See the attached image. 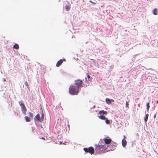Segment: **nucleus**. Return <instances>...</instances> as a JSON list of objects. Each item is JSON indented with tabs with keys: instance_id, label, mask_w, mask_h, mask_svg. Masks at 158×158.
Instances as JSON below:
<instances>
[{
	"instance_id": "obj_1",
	"label": "nucleus",
	"mask_w": 158,
	"mask_h": 158,
	"mask_svg": "<svg viewBox=\"0 0 158 158\" xmlns=\"http://www.w3.org/2000/svg\"><path fill=\"white\" fill-rule=\"evenodd\" d=\"M103 140L105 144L102 145H98L96 148V150L100 153L104 152L106 148L108 147L109 145L111 142V139L109 137L104 138Z\"/></svg>"
},
{
	"instance_id": "obj_2",
	"label": "nucleus",
	"mask_w": 158,
	"mask_h": 158,
	"mask_svg": "<svg viewBox=\"0 0 158 158\" xmlns=\"http://www.w3.org/2000/svg\"><path fill=\"white\" fill-rule=\"evenodd\" d=\"M69 92L72 95H77L79 92V89L75 85H71L69 89Z\"/></svg>"
},
{
	"instance_id": "obj_3",
	"label": "nucleus",
	"mask_w": 158,
	"mask_h": 158,
	"mask_svg": "<svg viewBox=\"0 0 158 158\" xmlns=\"http://www.w3.org/2000/svg\"><path fill=\"white\" fill-rule=\"evenodd\" d=\"M117 145V144L115 143L114 142H111L109 145L108 147L106 148L104 152L114 150L115 149Z\"/></svg>"
},
{
	"instance_id": "obj_4",
	"label": "nucleus",
	"mask_w": 158,
	"mask_h": 158,
	"mask_svg": "<svg viewBox=\"0 0 158 158\" xmlns=\"http://www.w3.org/2000/svg\"><path fill=\"white\" fill-rule=\"evenodd\" d=\"M19 103L21 107L23 113L25 114L27 110L23 102L22 101H20L19 102Z\"/></svg>"
},
{
	"instance_id": "obj_5",
	"label": "nucleus",
	"mask_w": 158,
	"mask_h": 158,
	"mask_svg": "<svg viewBox=\"0 0 158 158\" xmlns=\"http://www.w3.org/2000/svg\"><path fill=\"white\" fill-rule=\"evenodd\" d=\"M84 150L86 152H89L91 154L94 153V149L92 147H89L88 148H84Z\"/></svg>"
},
{
	"instance_id": "obj_6",
	"label": "nucleus",
	"mask_w": 158,
	"mask_h": 158,
	"mask_svg": "<svg viewBox=\"0 0 158 158\" xmlns=\"http://www.w3.org/2000/svg\"><path fill=\"white\" fill-rule=\"evenodd\" d=\"M89 62L93 64L95 67L98 68H99L98 63L94 60L90 59Z\"/></svg>"
},
{
	"instance_id": "obj_7",
	"label": "nucleus",
	"mask_w": 158,
	"mask_h": 158,
	"mask_svg": "<svg viewBox=\"0 0 158 158\" xmlns=\"http://www.w3.org/2000/svg\"><path fill=\"white\" fill-rule=\"evenodd\" d=\"M82 83V82L81 81L77 80L75 81V85H76V87H78V89H79V88L81 86Z\"/></svg>"
},
{
	"instance_id": "obj_8",
	"label": "nucleus",
	"mask_w": 158,
	"mask_h": 158,
	"mask_svg": "<svg viewBox=\"0 0 158 158\" xmlns=\"http://www.w3.org/2000/svg\"><path fill=\"white\" fill-rule=\"evenodd\" d=\"M123 137L124 138L122 140V143L123 147H125L126 146L127 143V141L126 140L127 137L125 135H124Z\"/></svg>"
},
{
	"instance_id": "obj_9",
	"label": "nucleus",
	"mask_w": 158,
	"mask_h": 158,
	"mask_svg": "<svg viewBox=\"0 0 158 158\" xmlns=\"http://www.w3.org/2000/svg\"><path fill=\"white\" fill-rule=\"evenodd\" d=\"M34 120L35 121H41V119L40 118V115L38 114L35 117Z\"/></svg>"
},
{
	"instance_id": "obj_10",
	"label": "nucleus",
	"mask_w": 158,
	"mask_h": 158,
	"mask_svg": "<svg viewBox=\"0 0 158 158\" xmlns=\"http://www.w3.org/2000/svg\"><path fill=\"white\" fill-rule=\"evenodd\" d=\"M106 102L107 104H110L111 103L114 102V100L113 99H110L108 98H106Z\"/></svg>"
},
{
	"instance_id": "obj_11",
	"label": "nucleus",
	"mask_w": 158,
	"mask_h": 158,
	"mask_svg": "<svg viewBox=\"0 0 158 158\" xmlns=\"http://www.w3.org/2000/svg\"><path fill=\"white\" fill-rule=\"evenodd\" d=\"M63 62V60L62 59H60L59 60L56 64V66L57 67L59 66Z\"/></svg>"
},
{
	"instance_id": "obj_12",
	"label": "nucleus",
	"mask_w": 158,
	"mask_h": 158,
	"mask_svg": "<svg viewBox=\"0 0 158 158\" xmlns=\"http://www.w3.org/2000/svg\"><path fill=\"white\" fill-rule=\"evenodd\" d=\"M99 113L100 115H102L104 114H107V112L106 111H104V110H101L99 112Z\"/></svg>"
},
{
	"instance_id": "obj_13",
	"label": "nucleus",
	"mask_w": 158,
	"mask_h": 158,
	"mask_svg": "<svg viewBox=\"0 0 158 158\" xmlns=\"http://www.w3.org/2000/svg\"><path fill=\"white\" fill-rule=\"evenodd\" d=\"M98 117L100 119L102 120H105V119H106V118L105 116L103 115H100L98 116Z\"/></svg>"
},
{
	"instance_id": "obj_14",
	"label": "nucleus",
	"mask_w": 158,
	"mask_h": 158,
	"mask_svg": "<svg viewBox=\"0 0 158 158\" xmlns=\"http://www.w3.org/2000/svg\"><path fill=\"white\" fill-rule=\"evenodd\" d=\"M153 13L154 15H157L158 14L157 10L156 9H155L153 10Z\"/></svg>"
},
{
	"instance_id": "obj_15",
	"label": "nucleus",
	"mask_w": 158,
	"mask_h": 158,
	"mask_svg": "<svg viewBox=\"0 0 158 158\" xmlns=\"http://www.w3.org/2000/svg\"><path fill=\"white\" fill-rule=\"evenodd\" d=\"M25 119L26 121L27 122H29L31 121L30 118L29 117H28L27 116H26L25 117Z\"/></svg>"
},
{
	"instance_id": "obj_16",
	"label": "nucleus",
	"mask_w": 158,
	"mask_h": 158,
	"mask_svg": "<svg viewBox=\"0 0 158 158\" xmlns=\"http://www.w3.org/2000/svg\"><path fill=\"white\" fill-rule=\"evenodd\" d=\"M13 48H14L18 49L19 48V45L17 44H15Z\"/></svg>"
},
{
	"instance_id": "obj_17",
	"label": "nucleus",
	"mask_w": 158,
	"mask_h": 158,
	"mask_svg": "<svg viewBox=\"0 0 158 158\" xmlns=\"http://www.w3.org/2000/svg\"><path fill=\"white\" fill-rule=\"evenodd\" d=\"M148 115H148V114H147L146 115V116H145V118L144 119V121L145 122H147V121L148 120Z\"/></svg>"
},
{
	"instance_id": "obj_18",
	"label": "nucleus",
	"mask_w": 158,
	"mask_h": 158,
	"mask_svg": "<svg viewBox=\"0 0 158 158\" xmlns=\"http://www.w3.org/2000/svg\"><path fill=\"white\" fill-rule=\"evenodd\" d=\"M65 9L66 10L68 11L70 9V7L69 6L66 5L65 6Z\"/></svg>"
},
{
	"instance_id": "obj_19",
	"label": "nucleus",
	"mask_w": 158,
	"mask_h": 158,
	"mask_svg": "<svg viewBox=\"0 0 158 158\" xmlns=\"http://www.w3.org/2000/svg\"><path fill=\"white\" fill-rule=\"evenodd\" d=\"M28 115L31 118H32L33 117V114L31 112H29Z\"/></svg>"
},
{
	"instance_id": "obj_20",
	"label": "nucleus",
	"mask_w": 158,
	"mask_h": 158,
	"mask_svg": "<svg viewBox=\"0 0 158 158\" xmlns=\"http://www.w3.org/2000/svg\"><path fill=\"white\" fill-rule=\"evenodd\" d=\"M105 120V122L106 123V124H109L110 121L109 120H108L107 118H106Z\"/></svg>"
},
{
	"instance_id": "obj_21",
	"label": "nucleus",
	"mask_w": 158,
	"mask_h": 158,
	"mask_svg": "<svg viewBox=\"0 0 158 158\" xmlns=\"http://www.w3.org/2000/svg\"><path fill=\"white\" fill-rule=\"evenodd\" d=\"M129 102L127 101L126 103V107L127 108H129Z\"/></svg>"
},
{
	"instance_id": "obj_22",
	"label": "nucleus",
	"mask_w": 158,
	"mask_h": 158,
	"mask_svg": "<svg viewBox=\"0 0 158 158\" xmlns=\"http://www.w3.org/2000/svg\"><path fill=\"white\" fill-rule=\"evenodd\" d=\"M147 109L148 110H149V108L150 107L149 103H147Z\"/></svg>"
},
{
	"instance_id": "obj_23",
	"label": "nucleus",
	"mask_w": 158,
	"mask_h": 158,
	"mask_svg": "<svg viewBox=\"0 0 158 158\" xmlns=\"http://www.w3.org/2000/svg\"><path fill=\"white\" fill-rule=\"evenodd\" d=\"M24 84L27 87H28V83L27 81L25 82Z\"/></svg>"
},
{
	"instance_id": "obj_24",
	"label": "nucleus",
	"mask_w": 158,
	"mask_h": 158,
	"mask_svg": "<svg viewBox=\"0 0 158 158\" xmlns=\"http://www.w3.org/2000/svg\"><path fill=\"white\" fill-rule=\"evenodd\" d=\"M87 77H88V79L90 81V80H89V78H90V76L89 75H88V74H87Z\"/></svg>"
},
{
	"instance_id": "obj_25",
	"label": "nucleus",
	"mask_w": 158,
	"mask_h": 158,
	"mask_svg": "<svg viewBox=\"0 0 158 158\" xmlns=\"http://www.w3.org/2000/svg\"><path fill=\"white\" fill-rule=\"evenodd\" d=\"M43 114L42 113V116H41V121L43 120Z\"/></svg>"
},
{
	"instance_id": "obj_26",
	"label": "nucleus",
	"mask_w": 158,
	"mask_h": 158,
	"mask_svg": "<svg viewBox=\"0 0 158 158\" xmlns=\"http://www.w3.org/2000/svg\"><path fill=\"white\" fill-rule=\"evenodd\" d=\"M89 2H91V3H92L93 4H95V3H94V2H92V1H90Z\"/></svg>"
},
{
	"instance_id": "obj_27",
	"label": "nucleus",
	"mask_w": 158,
	"mask_h": 158,
	"mask_svg": "<svg viewBox=\"0 0 158 158\" xmlns=\"http://www.w3.org/2000/svg\"><path fill=\"white\" fill-rule=\"evenodd\" d=\"M156 114H155L154 116V118H156Z\"/></svg>"
},
{
	"instance_id": "obj_28",
	"label": "nucleus",
	"mask_w": 158,
	"mask_h": 158,
	"mask_svg": "<svg viewBox=\"0 0 158 158\" xmlns=\"http://www.w3.org/2000/svg\"><path fill=\"white\" fill-rule=\"evenodd\" d=\"M3 80L4 81H6V79L5 78L3 79Z\"/></svg>"
},
{
	"instance_id": "obj_29",
	"label": "nucleus",
	"mask_w": 158,
	"mask_h": 158,
	"mask_svg": "<svg viewBox=\"0 0 158 158\" xmlns=\"http://www.w3.org/2000/svg\"><path fill=\"white\" fill-rule=\"evenodd\" d=\"M42 139L44 140V139H45L43 137H42Z\"/></svg>"
},
{
	"instance_id": "obj_30",
	"label": "nucleus",
	"mask_w": 158,
	"mask_h": 158,
	"mask_svg": "<svg viewBox=\"0 0 158 158\" xmlns=\"http://www.w3.org/2000/svg\"><path fill=\"white\" fill-rule=\"evenodd\" d=\"M85 79L86 80H86H87V78L86 77H85Z\"/></svg>"
},
{
	"instance_id": "obj_31",
	"label": "nucleus",
	"mask_w": 158,
	"mask_h": 158,
	"mask_svg": "<svg viewBox=\"0 0 158 158\" xmlns=\"http://www.w3.org/2000/svg\"><path fill=\"white\" fill-rule=\"evenodd\" d=\"M156 103L157 104H158V100L157 101Z\"/></svg>"
},
{
	"instance_id": "obj_32",
	"label": "nucleus",
	"mask_w": 158,
	"mask_h": 158,
	"mask_svg": "<svg viewBox=\"0 0 158 158\" xmlns=\"http://www.w3.org/2000/svg\"><path fill=\"white\" fill-rule=\"evenodd\" d=\"M63 60H64V61H65V59H63Z\"/></svg>"
},
{
	"instance_id": "obj_33",
	"label": "nucleus",
	"mask_w": 158,
	"mask_h": 158,
	"mask_svg": "<svg viewBox=\"0 0 158 158\" xmlns=\"http://www.w3.org/2000/svg\"><path fill=\"white\" fill-rule=\"evenodd\" d=\"M61 142H60V144H61Z\"/></svg>"
},
{
	"instance_id": "obj_34",
	"label": "nucleus",
	"mask_w": 158,
	"mask_h": 158,
	"mask_svg": "<svg viewBox=\"0 0 158 158\" xmlns=\"http://www.w3.org/2000/svg\"><path fill=\"white\" fill-rule=\"evenodd\" d=\"M95 107V106H94V107Z\"/></svg>"
},
{
	"instance_id": "obj_35",
	"label": "nucleus",
	"mask_w": 158,
	"mask_h": 158,
	"mask_svg": "<svg viewBox=\"0 0 158 158\" xmlns=\"http://www.w3.org/2000/svg\"><path fill=\"white\" fill-rule=\"evenodd\" d=\"M63 144H65V143H63Z\"/></svg>"
}]
</instances>
